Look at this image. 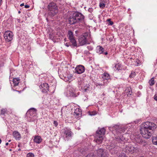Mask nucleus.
Returning a JSON list of instances; mask_svg holds the SVG:
<instances>
[{
	"instance_id": "1",
	"label": "nucleus",
	"mask_w": 157,
	"mask_h": 157,
	"mask_svg": "<svg viewBox=\"0 0 157 157\" xmlns=\"http://www.w3.org/2000/svg\"><path fill=\"white\" fill-rule=\"evenodd\" d=\"M156 128V125L155 124L149 121L145 122L141 125L140 132L143 137L148 139L152 135V131Z\"/></svg>"
},
{
	"instance_id": "2",
	"label": "nucleus",
	"mask_w": 157,
	"mask_h": 157,
	"mask_svg": "<svg viewBox=\"0 0 157 157\" xmlns=\"http://www.w3.org/2000/svg\"><path fill=\"white\" fill-rule=\"evenodd\" d=\"M109 129L112 131L114 134H117V137L116 138V140H114L112 142L114 143L115 141H116L118 143H121L122 141H124L125 140V138L121 135H118V133H121L124 132L125 131L124 128H121L120 126L118 125H115L113 127H110L109 128ZM117 144H113L112 143L110 145V150L118 146Z\"/></svg>"
},
{
	"instance_id": "3",
	"label": "nucleus",
	"mask_w": 157,
	"mask_h": 157,
	"mask_svg": "<svg viewBox=\"0 0 157 157\" xmlns=\"http://www.w3.org/2000/svg\"><path fill=\"white\" fill-rule=\"evenodd\" d=\"M84 18V17L82 13L77 12L74 13L70 16L69 21L70 24H73L77 22H82Z\"/></svg>"
},
{
	"instance_id": "4",
	"label": "nucleus",
	"mask_w": 157,
	"mask_h": 157,
	"mask_svg": "<svg viewBox=\"0 0 157 157\" xmlns=\"http://www.w3.org/2000/svg\"><path fill=\"white\" fill-rule=\"evenodd\" d=\"M131 139L138 144L142 145L143 146H144L146 144V142L140 134L131 135Z\"/></svg>"
},
{
	"instance_id": "5",
	"label": "nucleus",
	"mask_w": 157,
	"mask_h": 157,
	"mask_svg": "<svg viewBox=\"0 0 157 157\" xmlns=\"http://www.w3.org/2000/svg\"><path fill=\"white\" fill-rule=\"evenodd\" d=\"M49 14L51 16H54L58 12V8L56 4L51 2L48 5Z\"/></svg>"
},
{
	"instance_id": "6",
	"label": "nucleus",
	"mask_w": 157,
	"mask_h": 157,
	"mask_svg": "<svg viewBox=\"0 0 157 157\" xmlns=\"http://www.w3.org/2000/svg\"><path fill=\"white\" fill-rule=\"evenodd\" d=\"M65 94L67 97H75L77 96L75 89L70 86H68Z\"/></svg>"
},
{
	"instance_id": "7",
	"label": "nucleus",
	"mask_w": 157,
	"mask_h": 157,
	"mask_svg": "<svg viewBox=\"0 0 157 157\" xmlns=\"http://www.w3.org/2000/svg\"><path fill=\"white\" fill-rule=\"evenodd\" d=\"M96 154L94 155L93 154L88 155L86 157H108L104 150L102 149H99L96 151Z\"/></svg>"
},
{
	"instance_id": "8",
	"label": "nucleus",
	"mask_w": 157,
	"mask_h": 157,
	"mask_svg": "<svg viewBox=\"0 0 157 157\" xmlns=\"http://www.w3.org/2000/svg\"><path fill=\"white\" fill-rule=\"evenodd\" d=\"M62 135L65 140H68L72 135V132L68 128H65L62 129Z\"/></svg>"
},
{
	"instance_id": "9",
	"label": "nucleus",
	"mask_w": 157,
	"mask_h": 157,
	"mask_svg": "<svg viewBox=\"0 0 157 157\" xmlns=\"http://www.w3.org/2000/svg\"><path fill=\"white\" fill-rule=\"evenodd\" d=\"M139 148L131 144H129L124 149V152L127 153L137 152L139 151Z\"/></svg>"
},
{
	"instance_id": "10",
	"label": "nucleus",
	"mask_w": 157,
	"mask_h": 157,
	"mask_svg": "<svg viewBox=\"0 0 157 157\" xmlns=\"http://www.w3.org/2000/svg\"><path fill=\"white\" fill-rule=\"evenodd\" d=\"M67 36L71 43L72 44V45L73 47H76L77 43L75 39L73 33L71 30H69L68 32Z\"/></svg>"
},
{
	"instance_id": "11",
	"label": "nucleus",
	"mask_w": 157,
	"mask_h": 157,
	"mask_svg": "<svg viewBox=\"0 0 157 157\" xmlns=\"http://www.w3.org/2000/svg\"><path fill=\"white\" fill-rule=\"evenodd\" d=\"M88 33H85L80 36L78 41L80 45H83L87 43V38Z\"/></svg>"
},
{
	"instance_id": "12",
	"label": "nucleus",
	"mask_w": 157,
	"mask_h": 157,
	"mask_svg": "<svg viewBox=\"0 0 157 157\" xmlns=\"http://www.w3.org/2000/svg\"><path fill=\"white\" fill-rule=\"evenodd\" d=\"M13 33L10 31H6L4 34V38L7 42H10L13 39Z\"/></svg>"
},
{
	"instance_id": "13",
	"label": "nucleus",
	"mask_w": 157,
	"mask_h": 157,
	"mask_svg": "<svg viewBox=\"0 0 157 157\" xmlns=\"http://www.w3.org/2000/svg\"><path fill=\"white\" fill-rule=\"evenodd\" d=\"M36 109L34 108H31L27 112V114L28 117L34 120L36 116Z\"/></svg>"
},
{
	"instance_id": "14",
	"label": "nucleus",
	"mask_w": 157,
	"mask_h": 157,
	"mask_svg": "<svg viewBox=\"0 0 157 157\" xmlns=\"http://www.w3.org/2000/svg\"><path fill=\"white\" fill-rule=\"evenodd\" d=\"M75 72L78 74H81L85 71V67L84 66L79 65L77 66L75 68Z\"/></svg>"
},
{
	"instance_id": "15",
	"label": "nucleus",
	"mask_w": 157,
	"mask_h": 157,
	"mask_svg": "<svg viewBox=\"0 0 157 157\" xmlns=\"http://www.w3.org/2000/svg\"><path fill=\"white\" fill-rule=\"evenodd\" d=\"M40 88L42 89V91L44 93L47 92L49 90V86L46 83L42 84L39 86Z\"/></svg>"
},
{
	"instance_id": "16",
	"label": "nucleus",
	"mask_w": 157,
	"mask_h": 157,
	"mask_svg": "<svg viewBox=\"0 0 157 157\" xmlns=\"http://www.w3.org/2000/svg\"><path fill=\"white\" fill-rule=\"evenodd\" d=\"M96 138V142L98 144H100L102 143L103 140L105 138V136L103 135H97Z\"/></svg>"
},
{
	"instance_id": "17",
	"label": "nucleus",
	"mask_w": 157,
	"mask_h": 157,
	"mask_svg": "<svg viewBox=\"0 0 157 157\" xmlns=\"http://www.w3.org/2000/svg\"><path fill=\"white\" fill-rule=\"evenodd\" d=\"M63 80L65 82L69 81L70 80L72 79L73 78V75L71 74H67L63 76Z\"/></svg>"
},
{
	"instance_id": "18",
	"label": "nucleus",
	"mask_w": 157,
	"mask_h": 157,
	"mask_svg": "<svg viewBox=\"0 0 157 157\" xmlns=\"http://www.w3.org/2000/svg\"><path fill=\"white\" fill-rule=\"evenodd\" d=\"M13 135L14 137L16 140H19L21 138V135L17 131H14L13 132Z\"/></svg>"
},
{
	"instance_id": "19",
	"label": "nucleus",
	"mask_w": 157,
	"mask_h": 157,
	"mask_svg": "<svg viewBox=\"0 0 157 157\" xmlns=\"http://www.w3.org/2000/svg\"><path fill=\"white\" fill-rule=\"evenodd\" d=\"M33 140L35 143L39 144L41 142L42 139L40 136H36L34 137Z\"/></svg>"
},
{
	"instance_id": "20",
	"label": "nucleus",
	"mask_w": 157,
	"mask_h": 157,
	"mask_svg": "<svg viewBox=\"0 0 157 157\" xmlns=\"http://www.w3.org/2000/svg\"><path fill=\"white\" fill-rule=\"evenodd\" d=\"M105 132V130L104 128H101L96 131L97 134L104 136Z\"/></svg>"
},
{
	"instance_id": "21",
	"label": "nucleus",
	"mask_w": 157,
	"mask_h": 157,
	"mask_svg": "<svg viewBox=\"0 0 157 157\" xmlns=\"http://www.w3.org/2000/svg\"><path fill=\"white\" fill-rule=\"evenodd\" d=\"M81 114V111L80 109L79 108H76L74 112V116L75 117H79Z\"/></svg>"
},
{
	"instance_id": "22",
	"label": "nucleus",
	"mask_w": 157,
	"mask_h": 157,
	"mask_svg": "<svg viewBox=\"0 0 157 157\" xmlns=\"http://www.w3.org/2000/svg\"><path fill=\"white\" fill-rule=\"evenodd\" d=\"M104 48L100 46H98L96 48V52L99 54L103 53Z\"/></svg>"
},
{
	"instance_id": "23",
	"label": "nucleus",
	"mask_w": 157,
	"mask_h": 157,
	"mask_svg": "<svg viewBox=\"0 0 157 157\" xmlns=\"http://www.w3.org/2000/svg\"><path fill=\"white\" fill-rule=\"evenodd\" d=\"M124 92L128 96L131 95L132 93L131 88L130 87H127L126 89Z\"/></svg>"
},
{
	"instance_id": "24",
	"label": "nucleus",
	"mask_w": 157,
	"mask_h": 157,
	"mask_svg": "<svg viewBox=\"0 0 157 157\" xmlns=\"http://www.w3.org/2000/svg\"><path fill=\"white\" fill-rule=\"evenodd\" d=\"M20 82V79L17 78H14L13 79V82L14 84V86H18Z\"/></svg>"
},
{
	"instance_id": "25",
	"label": "nucleus",
	"mask_w": 157,
	"mask_h": 157,
	"mask_svg": "<svg viewBox=\"0 0 157 157\" xmlns=\"http://www.w3.org/2000/svg\"><path fill=\"white\" fill-rule=\"evenodd\" d=\"M103 79L105 80H109L110 78L109 75L107 73H105L102 75V76Z\"/></svg>"
},
{
	"instance_id": "26",
	"label": "nucleus",
	"mask_w": 157,
	"mask_h": 157,
	"mask_svg": "<svg viewBox=\"0 0 157 157\" xmlns=\"http://www.w3.org/2000/svg\"><path fill=\"white\" fill-rule=\"evenodd\" d=\"M115 67L116 69V70L118 71H119V70H121L122 69H124L123 68L122 65L120 63H118L116 64L115 66Z\"/></svg>"
},
{
	"instance_id": "27",
	"label": "nucleus",
	"mask_w": 157,
	"mask_h": 157,
	"mask_svg": "<svg viewBox=\"0 0 157 157\" xmlns=\"http://www.w3.org/2000/svg\"><path fill=\"white\" fill-rule=\"evenodd\" d=\"M149 83L150 86H153L155 83V81L154 80V78H152L149 82Z\"/></svg>"
},
{
	"instance_id": "28",
	"label": "nucleus",
	"mask_w": 157,
	"mask_h": 157,
	"mask_svg": "<svg viewBox=\"0 0 157 157\" xmlns=\"http://www.w3.org/2000/svg\"><path fill=\"white\" fill-rule=\"evenodd\" d=\"M7 110L6 109H1L0 114L2 115H4L5 114L7 113Z\"/></svg>"
},
{
	"instance_id": "29",
	"label": "nucleus",
	"mask_w": 157,
	"mask_h": 157,
	"mask_svg": "<svg viewBox=\"0 0 157 157\" xmlns=\"http://www.w3.org/2000/svg\"><path fill=\"white\" fill-rule=\"evenodd\" d=\"M152 141L153 143L157 145V137H154L152 138Z\"/></svg>"
},
{
	"instance_id": "30",
	"label": "nucleus",
	"mask_w": 157,
	"mask_h": 157,
	"mask_svg": "<svg viewBox=\"0 0 157 157\" xmlns=\"http://www.w3.org/2000/svg\"><path fill=\"white\" fill-rule=\"evenodd\" d=\"M105 5L103 2H101L99 3V6L100 8H103L105 6Z\"/></svg>"
},
{
	"instance_id": "31",
	"label": "nucleus",
	"mask_w": 157,
	"mask_h": 157,
	"mask_svg": "<svg viewBox=\"0 0 157 157\" xmlns=\"http://www.w3.org/2000/svg\"><path fill=\"white\" fill-rule=\"evenodd\" d=\"M135 75H136L134 71H132L130 75H129V77L130 78H132L134 77Z\"/></svg>"
},
{
	"instance_id": "32",
	"label": "nucleus",
	"mask_w": 157,
	"mask_h": 157,
	"mask_svg": "<svg viewBox=\"0 0 157 157\" xmlns=\"http://www.w3.org/2000/svg\"><path fill=\"white\" fill-rule=\"evenodd\" d=\"M34 155L33 153H29L27 154L26 157H34Z\"/></svg>"
},
{
	"instance_id": "33",
	"label": "nucleus",
	"mask_w": 157,
	"mask_h": 157,
	"mask_svg": "<svg viewBox=\"0 0 157 157\" xmlns=\"http://www.w3.org/2000/svg\"><path fill=\"white\" fill-rule=\"evenodd\" d=\"M107 21L109 22V24L110 25H112L113 24V22L111 21L110 19H108L107 20Z\"/></svg>"
},
{
	"instance_id": "34",
	"label": "nucleus",
	"mask_w": 157,
	"mask_h": 157,
	"mask_svg": "<svg viewBox=\"0 0 157 157\" xmlns=\"http://www.w3.org/2000/svg\"><path fill=\"white\" fill-rule=\"evenodd\" d=\"M89 114L91 116H93L96 114V112L95 111H93L89 113Z\"/></svg>"
},
{
	"instance_id": "35",
	"label": "nucleus",
	"mask_w": 157,
	"mask_h": 157,
	"mask_svg": "<svg viewBox=\"0 0 157 157\" xmlns=\"http://www.w3.org/2000/svg\"><path fill=\"white\" fill-rule=\"evenodd\" d=\"M53 124H54V125L55 126V127H56L57 126L58 124V123L56 121H54V122H53Z\"/></svg>"
},
{
	"instance_id": "36",
	"label": "nucleus",
	"mask_w": 157,
	"mask_h": 157,
	"mask_svg": "<svg viewBox=\"0 0 157 157\" xmlns=\"http://www.w3.org/2000/svg\"><path fill=\"white\" fill-rule=\"evenodd\" d=\"M65 45L67 47H69V46H73L72 45H70L69 44V43H66L65 44Z\"/></svg>"
},
{
	"instance_id": "37",
	"label": "nucleus",
	"mask_w": 157,
	"mask_h": 157,
	"mask_svg": "<svg viewBox=\"0 0 157 157\" xmlns=\"http://www.w3.org/2000/svg\"><path fill=\"white\" fill-rule=\"evenodd\" d=\"M119 157H127L124 154H122L121 155H119Z\"/></svg>"
},
{
	"instance_id": "38",
	"label": "nucleus",
	"mask_w": 157,
	"mask_h": 157,
	"mask_svg": "<svg viewBox=\"0 0 157 157\" xmlns=\"http://www.w3.org/2000/svg\"><path fill=\"white\" fill-rule=\"evenodd\" d=\"M154 99L157 101V96L155 95L154 96Z\"/></svg>"
},
{
	"instance_id": "39",
	"label": "nucleus",
	"mask_w": 157,
	"mask_h": 157,
	"mask_svg": "<svg viewBox=\"0 0 157 157\" xmlns=\"http://www.w3.org/2000/svg\"><path fill=\"white\" fill-rule=\"evenodd\" d=\"M25 7L26 8H29V6L28 5H25Z\"/></svg>"
},
{
	"instance_id": "40",
	"label": "nucleus",
	"mask_w": 157,
	"mask_h": 157,
	"mask_svg": "<svg viewBox=\"0 0 157 157\" xmlns=\"http://www.w3.org/2000/svg\"><path fill=\"white\" fill-rule=\"evenodd\" d=\"M87 48L88 49L90 50H92L93 49V48L90 46H88Z\"/></svg>"
},
{
	"instance_id": "41",
	"label": "nucleus",
	"mask_w": 157,
	"mask_h": 157,
	"mask_svg": "<svg viewBox=\"0 0 157 157\" xmlns=\"http://www.w3.org/2000/svg\"><path fill=\"white\" fill-rule=\"evenodd\" d=\"M24 4L23 3L21 4L20 5L21 6H24Z\"/></svg>"
},
{
	"instance_id": "42",
	"label": "nucleus",
	"mask_w": 157,
	"mask_h": 157,
	"mask_svg": "<svg viewBox=\"0 0 157 157\" xmlns=\"http://www.w3.org/2000/svg\"><path fill=\"white\" fill-rule=\"evenodd\" d=\"M105 55H107L108 54V53L107 52H105L103 53Z\"/></svg>"
},
{
	"instance_id": "43",
	"label": "nucleus",
	"mask_w": 157,
	"mask_h": 157,
	"mask_svg": "<svg viewBox=\"0 0 157 157\" xmlns=\"http://www.w3.org/2000/svg\"><path fill=\"white\" fill-rule=\"evenodd\" d=\"M6 145H8V143H6Z\"/></svg>"
},
{
	"instance_id": "44",
	"label": "nucleus",
	"mask_w": 157,
	"mask_h": 157,
	"mask_svg": "<svg viewBox=\"0 0 157 157\" xmlns=\"http://www.w3.org/2000/svg\"><path fill=\"white\" fill-rule=\"evenodd\" d=\"M2 1V0H0V5H1V3Z\"/></svg>"
},
{
	"instance_id": "45",
	"label": "nucleus",
	"mask_w": 157,
	"mask_h": 157,
	"mask_svg": "<svg viewBox=\"0 0 157 157\" xmlns=\"http://www.w3.org/2000/svg\"><path fill=\"white\" fill-rule=\"evenodd\" d=\"M66 38H65L64 39V40L65 41H66Z\"/></svg>"
},
{
	"instance_id": "46",
	"label": "nucleus",
	"mask_w": 157,
	"mask_h": 157,
	"mask_svg": "<svg viewBox=\"0 0 157 157\" xmlns=\"http://www.w3.org/2000/svg\"><path fill=\"white\" fill-rule=\"evenodd\" d=\"M1 143V140L0 139V144Z\"/></svg>"
},
{
	"instance_id": "47",
	"label": "nucleus",
	"mask_w": 157,
	"mask_h": 157,
	"mask_svg": "<svg viewBox=\"0 0 157 157\" xmlns=\"http://www.w3.org/2000/svg\"><path fill=\"white\" fill-rule=\"evenodd\" d=\"M21 13V11H18V13Z\"/></svg>"
},
{
	"instance_id": "48",
	"label": "nucleus",
	"mask_w": 157,
	"mask_h": 157,
	"mask_svg": "<svg viewBox=\"0 0 157 157\" xmlns=\"http://www.w3.org/2000/svg\"><path fill=\"white\" fill-rule=\"evenodd\" d=\"M99 85H102V84H100Z\"/></svg>"
},
{
	"instance_id": "49",
	"label": "nucleus",
	"mask_w": 157,
	"mask_h": 157,
	"mask_svg": "<svg viewBox=\"0 0 157 157\" xmlns=\"http://www.w3.org/2000/svg\"><path fill=\"white\" fill-rule=\"evenodd\" d=\"M86 89H85V91H86Z\"/></svg>"
},
{
	"instance_id": "50",
	"label": "nucleus",
	"mask_w": 157,
	"mask_h": 157,
	"mask_svg": "<svg viewBox=\"0 0 157 157\" xmlns=\"http://www.w3.org/2000/svg\"><path fill=\"white\" fill-rule=\"evenodd\" d=\"M138 64H139V63H137V66H138Z\"/></svg>"
},
{
	"instance_id": "51",
	"label": "nucleus",
	"mask_w": 157,
	"mask_h": 157,
	"mask_svg": "<svg viewBox=\"0 0 157 157\" xmlns=\"http://www.w3.org/2000/svg\"><path fill=\"white\" fill-rule=\"evenodd\" d=\"M10 141H11V140H9V142H10Z\"/></svg>"
},
{
	"instance_id": "52",
	"label": "nucleus",
	"mask_w": 157,
	"mask_h": 157,
	"mask_svg": "<svg viewBox=\"0 0 157 157\" xmlns=\"http://www.w3.org/2000/svg\"><path fill=\"white\" fill-rule=\"evenodd\" d=\"M20 149H19V150H19V151H20Z\"/></svg>"
}]
</instances>
